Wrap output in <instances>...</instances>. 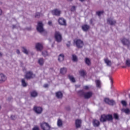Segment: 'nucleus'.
<instances>
[{
  "label": "nucleus",
  "mask_w": 130,
  "mask_h": 130,
  "mask_svg": "<svg viewBox=\"0 0 130 130\" xmlns=\"http://www.w3.org/2000/svg\"><path fill=\"white\" fill-rule=\"evenodd\" d=\"M74 43L78 48H82L84 46V43L81 40H75Z\"/></svg>",
  "instance_id": "4"
},
{
  "label": "nucleus",
  "mask_w": 130,
  "mask_h": 130,
  "mask_svg": "<svg viewBox=\"0 0 130 130\" xmlns=\"http://www.w3.org/2000/svg\"><path fill=\"white\" fill-rule=\"evenodd\" d=\"M57 124L58 126L60 127V126H62V121L60 119H58L57 122Z\"/></svg>",
  "instance_id": "26"
},
{
  "label": "nucleus",
  "mask_w": 130,
  "mask_h": 130,
  "mask_svg": "<svg viewBox=\"0 0 130 130\" xmlns=\"http://www.w3.org/2000/svg\"><path fill=\"white\" fill-rule=\"evenodd\" d=\"M37 30L40 33H43V32H45L44 28H43V24L42 22H38V26L37 27Z\"/></svg>",
  "instance_id": "2"
},
{
  "label": "nucleus",
  "mask_w": 130,
  "mask_h": 130,
  "mask_svg": "<svg viewBox=\"0 0 130 130\" xmlns=\"http://www.w3.org/2000/svg\"><path fill=\"white\" fill-rule=\"evenodd\" d=\"M107 120H112V116L111 115H103L101 116L100 121L102 122H105Z\"/></svg>",
  "instance_id": "1"
},
{
  "label": "nucleus",
  "mask_w": 130,
  "mask_h": 130,
  "mask_svg": "<svg viewBox=\"0 0 130 130\" xmlns=\"http://www.w3.org/2000/svg\"><path fill=\"white\" fill-rule=\"evenodd\" d=\"M42 55L44 56H46V55H48V53H47V52L46 51H45L44 52H42Z\"/></svg>",
  "instance_id": "37"
},
{
  "label": "nucleus",
  "mask_w": 130,
  "mask_h": 130,
  "mask_svg": "<svg viewBox=\"0 0 130 130\" xmlns=\"http://www.w3.org/2000/svg\"><path fill=\"white\" fill-rule=\"evenodd\" d=\"M2 108V107H1V106H0V109Z\"/></svg>",
  "instance_id": "52"
},
{
  "label": "nucleus",
  "mask_w": 130,
  "mask_h": 130,
  "mask_svg": "<svg viewBox=\"0 0 130 130\" xmlns=\"http://www.w3.org/2000/svg\"><path fill=\"white\" fill-rule=\"evenodd\" d=\"M126 65L127 67H130V59H128L126 60Z\"/></svg>",
  "instance_id": "35"
},
{
  "label": "nucleus",
  "mask_w": 130,
  "mask_h": 130,
  "mask_svg": "<svg viewBox=\"0 0 130 130\" xmlns=\"http://www.w3.org/2000/svg\"><path fill=\"white\" fill-rule=\"evenodd\" d=\"M58 22L60 25H62L63 26H66V25H67L66 20H64V19L63 18H59Z\"/></svg>",
  "instance_id": "11"
},
{
  "label": "nucleus",
  "mask_w": 130,
  "mask_h": 130,
  "mask_svg": "<svg viewBox=\"0 0 130 130\" xmlns=\"http://www.w3.org/2000/svg\"><path fill=\"white\" fill-rule=\"evenodd\" d=\"M96 14H97L98 16L100 17V16H101L102 15V14H103V11H98L96 12Z\"/></svg>",
  "instance_id": "36"
},
{
  "label": "nucleus",
  "mask_w": 130,
  "mask_h": 130,
  "mask_svg": "<svg viewBox=\"0 0 130 130\" xmlns=\"http://www.w3.org/2000/svg\"><path fill=\"white\" fill-rule=\"evenodd\" d=\"M3 13V11H2V10L0 9V15H2Z\"/></svg>",
  "instance_id": "48"
},
{
  "label": "nucleus",
  "mask_w": 130,
  "mask_h": 130,
  "mask_svg": "<svg viewBox=\"0 0 130 130\" xmlns=\"http://www.w3.org/2000/svg\"><path fill=\"white\" fill-rule=\"evenodd\" d=\"M121 103L122 106H124V107H125L127 106V103H126V101H121Z\"/></svg>",
  "instance_id": "33"
},
{
  "label": "nucleus",
  "mask_w": 130,
  "mask_h": 130,
  "mask_svg": "<svg viewBox=\"0 0 130 130\" xmlns=\"http://www.w3.org/2000/svg\"><path fill=\"white\" fill-rule=\"evenodd\" d=\"M56 96L57 98L60 99V98H62V93L60 91L57 92L56 93Z\"/></svg>",
  "instance_id": "22"
},
{
  "label": "nucleus",
  "mask_w": 130,
  "mask_h": 130,
  "mask_svg": "<svg viewBox=\"0 0 130 130\" xmlns=\"http://www.w3.org/2000/svg\"><path fill=\"white\" fill-rule=\"evenodd\" d=\"M92 95H93V93L91 91L85 92L83 94V96L85 99H89V98H91V97H92Z\"/></svg>",
  "instance_id": "9"
},
{
  "label": "nucleus",
  "mask_w": 130,
  "mask_h": 130,
  "mask_svg": "<svg viewBox=\"0 0 130 130\" xmlns=\"http://www.w3.org/2000/svg\"><path fill=\"white\" fill-rule=\"evenodd\" d=\"M38 63L40 66H43V63H44V59L42 58H41L39 59Z\"/></svg>",
  "instance_id": "25"
},
{
  "label": "nucleus",
  "mask_w": 130,
  "mask_h": 130,
  "mask_svg": "<svg viewBox=\"0 0 130 130\" xmlns=\"http://www.w3.org/2000/svg\"><path fill=\"white\" fill-rule=\"evenodd\" d=\"M104 102L109 104V105H114L115 104V102L113 100H110L109 99L106 98L104 99Z\"/></svg>",
  "instance_id": "8"
},
{
  "label": "nucleus",
  "mask_w": 130,
  "mask_h": 130,
  "mask_svg": "<svg viewBox=\"0 0 130 130\" xmlns=\"http://www.w3.org/2000/svg\"><path fill=\"white\" fill-rule=\"evenodd\" d=\"M95 83L96 85V87L98 88H101V81H100V80H98L95 81Z\"/></svg>",
  "instance_id": "27"
},
{
  "label": "nucleus",
  "mask_w": 130,
  "mask_h": 130,
  "mask_svg": "<svg viewBox=\"0 0 130 130\" xmlns=\"http://www.w3.org/2000/svg\"><path fill=\"white\" fill-rule=\"evenodd\" d=\"M34 110L36 113H37V114H40V113L42 112V108L40 107H35Z\"/></svg>",
  "instance_id": "10"
},
{
  "label": "nucleus",
  "mask_w": 130,
  "mask_h": 130,
  "mask_svg": "<svg viewBox=\"0 0 130 130\" xmlns=\"http://www.w3.org/2000/svg\"><path fill=\"white\" fill-rule=\"evenodd\" d=\"M67 73V68H62L60 69V73L62 74H66Z\"/></svg>",
  "instance_id": "32"
},
{
  "label": "nucleus",
  "mask_w": 130,
  "mask_h": 130,
  "mask_svg": "<svg viewBox=\"0 0 130 130\" xmlns=\"http://www.w3.org/2000/svg\"><path fill=\"white\" fill-rule=\"evenodd\" d=\"M114 117L116 119H117L118 118V115L117 114H114Z\"/></svg>",
  "instance_id": "39"
},
{
  "label": "nucleus",
  "mask_w": 130,
  "mask_h": 130,
  "mask_svg": "<svg viewBox=\"0 0 130 130\" xmlns=\"http://www.w3.org/2000/svg\"><path fill=\"white\" fill-rule=\"evenodd\" d=\"M85 62L87 66H91V60L88 58H85Z\"/></svg>",
  "instance_id": "23"
},
{
  "label": "nucleus",
  "mask_w": 130,
  "mask_h": 130,
  "mask_svg": "<svg viewBox=\"0 0 130 130\" xmlns=\"http://www.w3.org/2000/svg\"><path fill=\"white\" fill-rule=\"evenodd\" d=\"M82 30H83V31H87V30H89V29H90V26L87 24H84L82 25Z\"/></svg>",
  "instance_id": "20"
},
{
  "label": "nucleus",
  "mask_w": 130,
  "mask_h": 130,
  "mask_svg": "<svg viewBox=\"0 0 130 130\" xmlns=\"http://www.w3.org/2000/svg\"><path fill=\"white\" fill-rule=\"evenodd\" d=\"M21 83L23 87H26L27 86V83L25 81V79L21 80Z\"/></svg>",
  "instance_id": "34"
},
{
  "label": "nucleus",
  "mask_w": 130,
  "mask_h": 130,
  "mask_svg": "<svg viewBox=\"0 0 130 130\" xmlns=\"http://www.w3.org/2000/svg\"><path fill=\"white\" fill-rule=\"evenodd\" d=\"M25 77V79L28 80L29 79H33V78H35V75L33 73H32V72L28 71L26 72Z\"/></svg>",
  "instance_id": "6"
},
{
  "label": "nucleus",
  "mask_w": 130,
  "mask_h": 130,
  "mask_svg": "<svg viewBox=\"0 0 130 130\" xmlns=\"http://www.w3.org/2000/svg\"><path fill=\"white\" fill-rule=\"evenodd\" d=\"M54 37L57 42H60V41H61L62 40L61 34H60V32L58 31H56L55 32Z\"/></svg>",
  "instance_id": "3"
},
{
  "label": "nucleus",
  "mask_w": 130,
  "mask_h": 130,
  "mask_svg": "<svg viewBox=\"0 0 130 130\" xmlns=\"http://www.w3.org/2000/svg\"><path fill=\"white\" fill-rule=\"evenodd\" d=\"M41 127L43 130H50V126L48 123L46 122H43L41 123Z\"/></svg>",
  "instance_id": "5"
},
{
  "label": "nucleus",
  "mask_w": 130,
  "mask_h": 130,
  "mask_svg": "<svg viewBox=\"0 0 130 130\" xmlns=\"http://www.w3.org/2000/svg\"><path fill=\"white\" fill-rule=\"evenodd\" d=\"M22 49L23 52H24V53H25V54H28V53H29V51H28L25 47H22Z\"/></svg>",
  "instance_id": "28"
},
{
  "label": "nucleus",
  "mask_w": 130,
  "mask_h": 130,
  "mask_svg": "<svg viewBox=\"0 0 130 130\" xmlns=\"http://www.w3.org/2000/svg\"><path fill=\"white\" fill-rule=\"evenodd\" d=\"M68 1H73V0H68Z\"/></svg>",
  "instance_id": "51"
},
{
  "label": "nucleus",
  "mask_w": 130,
  "mask_h": 130,
  "mask_svg": "<svg viewBox=\"0 0 130 130\" xmlns=\"http://www.w3.org/2000/svg\"><path fill=\"white\" fill-rule=\"evenodd\" d=\"M40 16V13H36V18H39Z\"/></svg>",
  "instance_id": "41"
},
{
  "label": "nucleus",
  "mask_w": 130,
  "mask_h": 130,
  "mask_svg": "<svg viewBox=\"0 0 130 130\" xmlns=\"http://www.w3.org/2000/svg\"><path fill=\"white\" fill-rule=\"evenodd\" d=\"M81 123H82V120L77 119L75 121V125L76 127L79 128L81 127Z\"/></svg>",
  "instance_id": "14"
},
{
  "label": "nucleus",
  "mask_w": 130,
  "mask_h": 130,
  "mask_svg": "<svg viewBox=\"0 0 130 130\" xmlns=\"http://www.w3.org/2000/svg\"><path fill=\"white\" fill-rule=\"evenodd\" d=\"M48 24L49 26H52V22L51 21H49Z\"/></svg>",
  "instance_id": "42"
},
{
  "label": "nucleus",
  "mask_w": 130,
  "mask_h": 130,
  "mask_svg": "<svg viewBox=\"0 0 130 130\" xmlns=\"http://www.w3.org/2000/svg\"><path fill=\"white\" fill-rule=\"evenodd\" d=\"M76 10V7L75 6H73L72 8H71V11L72 12H74Z\"/></svg>",
  "instance_id": "38"
},
{
  "label": "nucleus",
  "mask_w": 130,
  "mask_h": 130,
  "mask_svg": "<svg viewBox=\"0 0 130 130\" xmlns=\"http://www.w3.org/2000/svg\"><path fill=\"white\" fill-rule=\"evenodd\" d=\"M7 80V77L4 74H0V82H5Z\"/></svg>",
  "instance_id": "16"
},
{
  "label": "nucleus",
  "mask_w": 130,
  "mask_h": 130,
  "mask_svg": "<svg viewBox=\"0 0 130 130\" xmlns=\"http://www.w3.org/2000/svg\"><path fill=\"white\" fill-rule=\"evenodd\" d=\"M3 55V54H2V53L0 52V56H2Z\"/></svg>",
  "instance_id": "49"
},
{
  "label": "nucleus",
  "mask_w": 130,
  "mask_h": 130,
  "mask_svg": "<svg viewBox=\"0 0 130 130\" xmlns=\"http://www.w3.org/2000/svg\"><path fill=\"white\" fill-rule=\"evenodd\" d=\"M70 46H71V42H68V43L67 44V46L68 47H70Z\"/></svg>",
  "instance_id": "44"
},
{
  "label": "nucleus",
  "mask_w": 130,
  "mask_h": 130,
  "mask_svg": "<svg viewBox=\"0 0 130 130\" xmlns=\"http://www.w3.org/2000/svg\"><path fill=\"white\" fill-rule=\"evenodd\" d=\"M69 79L72 83H75V82H76L75 78L72 75H69Z\"/></svg>",
  "instance_id": "24"
},
{
  "label": "nucleus",
  "mask_w": 130,
  "mask_h": 130,
  "mask_svg": "<svg viewBox=\"0 0 130 130\" xmlns=\"http://www.w3.org/2000/svg\"><path fill=\"white\" fill-rule=\"evenodd\" d=\"M79 74L81 77H84V76L86 75V72H85V71L81 70L79 71Z\"/></svg>",
  "instance_id": "30"
},
{
  "label": "nucleus",
  "mask_w": 130,
  "mask_h": 130,
  "mask_svg": "<svg viewBox=\"0 0 130 130\" xmlns=\"http://www.w3.org/2000/svg\"><path fill=\"white\" fill-rule=\"evenodd\" d=\"M105 63H106L108 67H110L112 64V62L108 58H105L104 59Z\"/></svg>",
  "instance_id": "18"
},
{
  "label": "nucleus",
  "mask_w": 130,
  "mask_h": 130,
  "mask_svg": "<svg viewBox=\"0 0 130 130\" xmlns=\"http://www.w3.org/2000/svg\"><path fill=\"white\" fill-rule=\"evenodd\" d=\"M121 41L123 45H127V46H128L129 45V41L128 40L126 39H123Z\"/></svg>",
  "instance_id": "15"
},
{
  "label": "nucleus",
  "mask_w": 130,
  "mask_h": 130,
  "mask_svg": "<svg viewBox=\"0 0 130 130\" xmlns=\"http://www.w3.org/2000/svg\"><path fill=\"white\" fill-rule=\"evenodd\" d=\"M31 97H36L37 96V92L35 91H32L30 94Z\"/></svg>",
  "instance_id": "31"
},
{
  "label": "nucleus",
  "mask_w": 130,
  "mask_h": 130,
  "mask_svg": "<svg viewBox=\"0 0 130 130\" xmlns=\"http://www.w3.org/2000/svg\"><path fill=\"white\" fill-rule=\"evenodd\" d=\"M121 111L122 112H124V113H125V114H129L130 113V110L127 108L122 109Z\"/></svg>",
  "instance_id": "19"
},
{
  "label": "nucleus",
  "mask_w": 130,
  "mask_h": 130,
  "mask_svg": "<svg viewBox=\"0 0 130 130\" xmlns=\"http://www.w3.org/2000/svg\"><path fill=\"white\" fill-rule=\"evenodd\" d=\"M16 53H17V54H20V50H16Z\"/></svg>",
  "instance_id": "45"
},
{
  "label": "nucleus",
  "mask_w": 130,
  "mask_h": 130,
  "mask_svg": "<svg viewBox=\"0 0 130 130\" xmlns=\"http://www.w3.org/2000/svg\"><path fill=\"white\" fill-rule=\"evenodd\" d=\"M61 11L58 9H54L51 11V14L53 15V16H59Z\"/></svg>",
  "instance_id": "7"
},
{
  "label": "nucleus",
  "mask_w": 130,
  "mask_h": 130,
  "mask_svg": "<svg viewBox=\"0 0 130 130\" xmlns=\"http://www.w3.org/2000/svg\"><path fill=\"white\" fill-rule=\"evenodd\" d=\"M80 2H84V0H80Z\"/></svg>",
  "instance_id": "50"
},
{
  "label": "nucleus",
  "mask_w": 130,
  "mask_h": 130,
  "mask_svg": "<svg viewBox=\"0 0 130 130\" xmlns=\"http://www.w3.org/2000/svg\"><path fill=\"white\" fill-rule=\"evenodd\" d=\"M33 130H39V127H38V126H35Z\"/></svg>",
  "instance_id": "43"
},
{
  "label": "nucleus",
  "mask_w": 130,
  "mask_h": 130,
  "mask_svg": "<svg viewBox=\"0 0 130 130\" xmlns=\"http://www.w3.org/2000/svg\"><path fill=\"white\" fill-rule=\"evenodd\" d=\"M93 126L97 127L99 125H100V122L96 119L93 120Z\"/></svg>",
  "instance_id": "17"
},
{
  "label": "nucleus",
  "mask_w": 130,
  "mask_h": 130,
  "mask_svg": "<svg viewBox=\"0 0 130 130\" xmlns=\"http://www.w3.org/2000/svg\"><path fill=\"white\" fill-rule=\"evenodd\" d=\"M72 60L75 62L78 61V57L76 55H72Z\"/></svg>",
  "instance_id": "29"
},
{
  "label": "nucleus",
  "mask_w": 130,
  "mask_h": 130,
  "mask_svg": "<svg viewBox=\"0 0 130 130\" xmlns=\"http://www.w3.org/2000/svg\"><path fill=\"white\" fill-rule=\"evenodd\" d=\"M36 48L38 51H40L42 50V48H43V46H42V44L40 43H37L36 45Z\"/></svg>",
  "instance_id": "13"
},
{
  "label": "nucleus",
  "mask_w": 130,
  "mask_h": 130,
  "mask_svg": "<svg viewBox=\"0 0 130 130\" xmlns=\"http://www.w3.org/2000/svg\"><path fill=\"white\" fill-rule=\"evenodd\" d=\"M108 24H110V25H115L116 24V21L113 19L112 18H108L107 20Z\"/></svg>",
  "instance_id": "12"
},
{
  "label": "nucleus",
  "mask_w": 130,
  "mask_h": 130,
  "mask_svg": "<svg viewBox=\"0 0 130 130\" xmlns=\"http://www.w3.org/2000/svg\"><path fill=\"white\" fill-rule=\"evenodd\" d=\"M47 87H48V84H45V85H44V88H47Z\"/></svg>",
  "instance_id": "46"
},
{
  "label": "nucleus",
  "mask_w": 130,
  "mask_h": 130,
  "mask_svg": "<svg viewBox=\"0 0 130 130\" xmlns=\"http://www.w3.org/2000/svg\"><path fill=\"white\" fill-rule=\"evenodd\" d=\"M13 28H15V26L13 25Z\"/></svg>",
  "instance_id": "53"
},
{
  "label": "nucleus",
  "mask_w": 130,
  "mask_h": 130,
  "mask_svg": "<svg viewBox=\"0 0 130 130\" xmlns=\"http://www.w3.org/2000/svg\"><path fill=\"white\" fill-rule=\"evenodd\" d=\"M63 59H64V55L63 54H60L58 58V60L59 61H63Z\"/></svg>",
  "instance_id": "21"
},
{
  "label": "nucleus",
  "mask_w": 130,
  "mask_h": 130,
  "mask_svg": "<svg viewBox=\"0 0 130 130\" xmlns=\"http://www.w3.org/2000/svg\"><path fill=\"white\" fill-rule=\"evenodd\" d=\"M110 81H111V84H112V78H110Z\"/></svg>",
  "instance_id": "47"
},
{
  "label": "nucleus",
  "mask_w": 130,
  "mask_h": 130,
  "mask_svg": "<svg viewBox=\"0 0 130 130\" xmlns=\"http://www.w3.org/2000/svg\"><path fill=\"white\" fill-rule=\"evenodd\" d=\"M89 88L90 87L88 86H85L84 87V89L85 90H89Z\"/></svg>",
  "instance_id": "40"
}]
</instances>
